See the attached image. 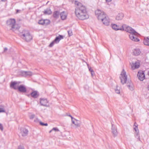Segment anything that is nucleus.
I'll use <instances>...</instances> for the list:
<instances>
[{
    "instance_id": "f257e3e1",
    "label": "nucleus",
    "mask_w": 149,
    "mask_h": 149,
    "mask_svg": "<svg viewBox=\"0 0 149 149\" xmlns=\"http://www.w3.org/2000/svg\"><path fill=\"white\" fill-rule=\"evenodd\" d=\"M75 4L76 5L75 11L76 16L81 20L88 18L89 16L87 13L85 6L76 1L75 2Z\"/></svg>"
},
{
    "instance_id": "f03ea898",
    "label": "nucleus",
    "mask_w": 149,
    "mask_h": 149,
    "mask_svg": "<svg viewBox=\"0 0 149 149\" xmlns=\"http://www.w3.org/2000/svg\"><path fill=\"white\" fill-rule=\"evenodd\" d=\"M95 12L98 19L101 21L103 24L106 26H108L109 25L110 19L109 17L104 14L103 12L97 9L95 11Z\"/></svg>"
},
{
    "instance_id": "7ed1b4c3",
    "label": "nucleus",
    "mask_w": 149,
    "mask_h": 149,
    "mask_svg": "<svg viewBox=\"0 0 149 149\" xmlns=\"http://www.w3.org/2000/svg\"><path fill=\"white\" fill-rule=\"evenodd\" d=\"M126 31L130 33L129 36L131 40L135 42H138L139 41V39L137 38V37L139 35V34L132 28L130 26H127L126 28Z\"/></svg>"
},
{
    "instance_id": "20e7f679",
    "label": "nucleus",
    "mask_w": 149,
    "mask_h": 149,
    "mask_svg": "<svg viewBox=\"0 0 149 149\" xmlns=\"http://www.w3.org/2000/svg\"><path fill=\"white\" fill-rule=\"evenodd\" d=\"M20 83L19 82L12 81L10 83V86L14 90H18V91L21 93H26L27 89L26 86L22 85L18 86Z\"/></svg>"
},
{
    "instance_id": "39448f33",
    "label": "nucleus",
    "mask_w": 149,
    "mask_h": 149,
    "mask_svg": "<svg viewBox=\"0 0 149 149\" xmlns=\"http://www.w3.org/2000/svg\"><path fill=\"white\" fill-rule=\"evenodd\" d=\"M15 22V20L14 19H9L6 22L7 25L10 28V30L13 31L18 29L20 28L19 25L16 24Z\"/></svg>"
},
{
    "instance_id": "423d86ee",
    "label": "nucleus",
    "mask_w": 149,
    "mask_h": 149,
    "mask_svg": "<svg viewBox=\"0 0 149 149\" xmlns=\"http://www.w3.org/2000/svg\"><path fill=\"white\" fill-rule=\"evenodd\" d=\"M20 36L22 38L27 42L30 41L32 38V36L30 35L29 31L26 30L23 31Z\"/></svg>"
},
{
    "instance_id": "0eeeda50",
    "label": "nucleus",
    "mask_w": 149,
    "mask_h": 149,
    "mask_svg": "<svg viewBox=\"0 0 149 149\" xmlns=\"http://www.w3.org/2000/svg\"><path fill=\"white\" fill-rule=\"evenodd\" d=\"M121 83L122 84H124L126 83L127 80V76L126 74V72L124 69H123L120 76Z\"/></svg>"
},
{
    "instance_id": "6e6552de",
    "label": "nucleus",
    "mask_w": 149,
    "mask_h": 149,
    "mask_svg": "<svg viewBox=\"0 0 149 149\" xmlns=\"http://www.w3.org/2000/svg\"><path fill=\"white\" fill-rule=\"evenodd\" d=\"M63 38V36L61 35H59L58 36L56 37L55 39L49 45L50 47H52L54 44L58 43Z\"/></svg>"
},
{
    "instance_id": "1a4fd4ad",
    "label": "nucleus",
    "mask_w": 149,
    "mask_h": 149,
    "mask_svg": "<svg viewBox=\"0 0 149 149\" xmlns=\"http://www.w3.org/2000/svg\"><path fill=\"white\" fill-rule=\"evenodd\" d=\"M111 132L112 135L114 137H116L118 134V132L117 130L116 126L112 124Z\"/></svg>"
},
{
    "instance_id": "9d476101",
    "label": "nucleus",
    "mask_w": 149,
    "mask_h": 149,
    "mask_svg": "<svg viewBox=\"0 0 149 149\" xmlns=\"http://www.w3.org/2000/svg\"><path fill=\"white\" fill-rule=\"evenodd\" d=\"M137 76L139 80L143 81L145 78V75L144 72L140 70L138 72Z\"/></svg>"
},
{
    "instance_id": "9b49d317",
    "label": "nucleus",
    "mask_w": 149,
    "mask_h": 149,
    "mask_svg": "<svg viewBox=\"0 0 149 149\" xmlns=\"http://www.w3.org/2000/svg\"><path fill=\"white\" fill-rule=\"evenodd\" d=\"M29 131L28 130L24 128H22L20 129V134L23 137L26 136L27 135Z\"/></svg>"
},
{
    "instance_id": "f8f14e48",
    "label": "nucleus",
    "mask_w": 149,
    "mask_h": 149,
    "mask_svg": "<svg viewBox=\"0 0 149 149\" xmlns=\"http://www.w3.org/2000/svg\"><path fill=\"white\" fill-rule=\"evenodd\" d=\"M21 74L23 76H31L32 75V72L30 71H21L20 72Z\"/></svg>"
},
{
    "instance_id": "ddd939ff",
    "label": "nucleus",
    "mask_w": 149,
    "mask_h": 149,
    "mask_svg": "<svg viewBox=\"0 0 149 149\" xmlns=\"http://www.w3.org/2000/svg\"><path fill=\"white\" fill-rule=\"evenodd\" d=\"M139 63L138 62H136L134 63H132L131 65V67L132 70H134L135 69L138 68L140 66Z\"/></svg>"
},
{
    "instance_id": "4468645a",
    "label": "nucleus",
    "mask_w": 149,
    "mask_h": 149,
    "mask_svg": "<svg viewBox=\"0 0 149 149\" xmlns=\"http://www.w3.org/2000/svg\"><path fill=\"white\" fill-rule=\"evenodd\" d=\"M60 15L61 19L63 20H64L65 19L67 18V13L66 12L63 11L60 13Z\"/></svg>"
},
{
    "instance_id": "2eb2a0df",
    "label": "nucleus",
    "mask_w": 149,
    "mask_h": 149,
    "mask_svg": "<svg viewBox=\"0 0 149 149\" xmlns=\"http://www.w3.org/2000/svg\"><path fill=\"white\" fill-rule=\"evenodd\" d=\"M30 95L32 97L35 98H37L39 96V93L37 91H33L31 93Z\"/></svg>"
},
{
    "instance_id": "dca6fc26",
    "label": "nucleus",
    "mask_w": 149,
    "mask_h": 149,
    "mask_svg": "<svg viewBox=\"0 0 149 149\" xmlns=\"http://www.w3.org/2000/svg\"><path fill=\"white\" fill-rule=\"evenodd\" d=\"M47 101L46 99H40V103L41 105L46 107L47 106Z\"/></svg>"
},
{
    "instance_id": "f3484780",
    "label": "nucleus",
    "mask_w": 149,
    "mask_h": 149,
    "mask_svg": "<svg viewBox=\"0 0 149 149\" xmlns=\"http://www.w3.org/2000/svg\"><path fill=\"white\" fill-rule=\"evenodd\" d=\"M111 27L112 29L116 31L118 30H123V27L122 26V28H119L118 26L116 24H112Z\"/></svg>"
},
{
    "instance_id": "a211bd4d",
    "label": "nucleus",
    "mask_w": 149,
    "mask_h": 149,
    "mask_svg": "<svg viewBox=\"0 0 149 149\" xmlns=\"http://www.w3.org/2000/svg\"><path fill=\"white\" fill-rule=\"evenodd\" d=\"M124 17V15L123 13H118L116 16V19L117 20H119L122 19Z\"/></svg>"
},
{
    "instance_id": "6ab92c4d",
    "label": "nucleus",
    "mask_w": 149,
    "mask_h": 149,
    "mask_svg": "<svg viewBox=\"0 0 149 149\" xmlns=\"http://www.w3.org/2000/svg\"><path fill=\"white\" fill-rule=\"evenodd\" d=\"M60 14L59 11H56L53 13V16L54 17L57 18L58 17Z\"/></svg>"
},
{
    "instance_id": "aec40b11",
    "label": "nucleus",
    "mask_w": 149,
    "mask_h": 149,
    "mask_svg": "<svg viewBox=\"0 0 149 149\" xmlns=\"http://www.w3.org/2000/svg\"><path fill=\"white\" fill-rule=\"evenodd\" d=\"M45 15H50L52 14V12L50 8H47L43 12Z\"/></svg>"
},
{
    "instance_id": "412c9836",
    "label": "nucleus",
    "mask_w": 149,
    "mask_h": 149,
    "mask_svg": "<svg viewBox=\"0 0 149 149\" xmlns=\"http://www.w3.org/2000/svg\"><path fill=\"white\" fill-rule=\"evenodd\" d=\"M140 53L141 51L139 49H135L133 52V54L135 56H138Z\"/></svg>"
},
{
    "instance_id": "4be33fe9",
    "label": "nucleus",
    "mask_w": 149,
    "mask_h": 149,
    "mask_svg": "<svg viewBox=\"0 0 149 149\" xmlns=\"http://www.w3.org/2000/svg\"><path fill=\"white\" fill-rule=\"evenodd\" d=\"M143 42L145 45L149 46V37H147L146 39H145Z\"/></svg>"
},
{
    "instance_id": "5701e85b",
    "label": "nucleus",
    "mask_w": 149,
    "mask_h": 149,
    "mask_svg": "<svg viewBox=\"0 0 149 149\" xmlns=\"http://www.w3.org/2000/svg\"><path fill=\"white\" fill-rule=\"evenodd\" d=\"M45 22H48V20L47 19H41L39 20L38 22V24H40L43 25L44 24Z\"/></svg>"
},
{
    "instance_id": "b1692460",
    "label": "nucleus",
    "mask_w": 149,
    "mask_h": 149,
    "mask_svg": "<svg viewBox=\"0 0 149 149\" xmlns=\"http://www.w3.org/2000/svg\"><path fill=\"white\" fill-rule=\"evenodd\" d=\"M81 125V123L80 121L77 120H76L75 125L76 127H80Z\"/></svg>"
},
{
    "instance_id": "393cba45",
    "label": "nucleus",
    "mask_w": 149,
    "mask_h": 149,
    "mask_svg": "<svg viewBox=\"0 0 149 149\" xmlns=\"http://www.w3.org/2000/svg\"><path fill=\"white\" fill-rule=\"evenodd\" d=\"M4 107V106L3 105H1L0 106V113L5 112V110Z\"/></svg>"
},
{
    "instance_id": "a878e982",
    "label": "nucleus",
    "mask_w": 149,
    "mask_h": 149,
    "mask_svg": "<svg viewBox=\"0 0 149 149\" xmlns=\"http://www.w3.org/2000/svg\"><path fill=\"white\" fill-rule=\"evenodd\" d=\"M53 131H54L55 132L59 131V130L57 127H54L52 130L49 131V133H51Z\"/></svg>"
},
{
    "instance_id": "bb28decb",
    "label": "nucleus",
    "mask_w": 149,
    "mask_h": 149,
    "mask_svg": "<svg viewBox=\"0 0 149 149\" xmlns=\"http://www.w3.org/2000/svg\"><path fill=\"white\" fill-rule=\"evenodd\" d=\"M127 86L129 88L131 91H132L133 90V86L132 84H130L129 85H127Z\"/></svg>"
},
{
    "instance_id": "cd10ccee",
    "label": "nucleus",
    "mask_w": 149,
    "mask_h": 149,
    "mask_svg": "<svg viewBox=\"0 0 149 149\" xmlns=\"http://www.w3.org/2000/svg\"><path fill=\"white\" fill-rule=\"evenodd\" d=\"M135 136L136 138H137L139 141H140V137L139 136L138 134V132H136V134L135 135Z\"/></svg>"
},
{
    "instance_id": "c85d7f7f",
    "label": "nucleus",
    "mask_w": 149,
    "mask_h": 149,
    "mask_svg": "<svg viewBox=\"0 0 149 149\" xmlns=\"http://www.w3.org/2000/svg\"><path fill=\"white\" fill-rule=\"evenodd\" d=\"M68 34L69 36H71L73 34L72 31L71 30H69L68 31Z\"/></svg>"
},
{
    "instance_id": "c756f323",
    "label": "nucleus",
    "mask_w": 149,
    "mask_h": 149,
    "mask_svg": "<svg viewBox=\"0 0 149 149\" xmlns=\"http://www.w3.org/2000/svg\"><path fill=\"white\" fill-rule=\"evenodd\" d=\"M35 116V115L34 114H32L29 116V117L30 119H32L34 118Z\"/></svg>"
},
{
    "instance_id": "7c9ffc66",
    "label": "nucleus",
    "mask_w": 149,
    "mask_h": 149,
    "mask_svg": "<svg viewBox=\"0 0 149 149\" xmlns=\"http://www.w3.org/2000/svg\"><path fill=\"white\" fill-rule=\"evenodd\" d=\"M17 149H24V148L23 146L19 145L18 146Z\"/></svg>"
},
{
    "instance_id": "2f4dec72",
    "label": "nucleus",
    "mask_w": 149,
    "mask_h": 149,
    "mask_svg": "<svg viewBox=\"0 0 149 149\" xmlns=\"http://www.w3.org/2000/svg\"><path fill=\"white\" fill-rule=\"evenodd\" d=\"M40 123L41 125H42V126H47L48 125V124L47 123H42V122H40Z\"/></svg>"
},
{
    "instance_id": "473e14b6",
    "label": "nucleus",
    "mask_w": 149,
    "mask_h": 149,
    "mask_svg": "<svg viewBox=\"0 0 149 149\" xmlns=\"http://www.w3.org/2000/svg\"><path fill=\"white\" fill-rule=\"evenodd\" d=\"M134 129V130H135L136 132H138V128L137 127V126H136V127H135Z\"/></svg>"
},
{
    "instance_id": "72a5a7b5",
    "label": "nucleus",
    "mask_w": 149,
    "mask_h": 149,
    "mask_svg": "<svg viewBox=\"0 0 149 149\" xmlns=\"http://www.w3.org/2000/svg\"><path fill=\"white\" fill-rule=\"evenodd\" d=\"M0 129L1 130H3V127L2 124H0Z\"/></svg>"
},
{
    "instance_id": "f704fd0d",
    "label": "nucleus",
    "mask_w": 149,
    "mask_h": 149,
    "mask_svg": "<svg viewBox=\"0 0 149 149\" xmlns=\"http://www.w3.org/2000/svg\"><path fill=\"white\" fill-rule=\"evenodd\" d=\"M117 94H119L120 93V91L119 90H118L117 89L115 90Z\"/></svg>"
},
{
    "instance_id": "c9c22d12",
    "label": "nucleus",
    "mask_w": 149,
    "mask_h": 149,
    "mask_svg": "<svg viewBox=\"0 0 149 149\" xmlns=\"http://www.w3.org/2000/svg\"><path fill=\"white\" fill-rule=\"evenodd\" d=\"M91 75L92 76H93L95 74V72L93 70H91Z\"/></svg>"
},
{
    "instance_id": "e433bc0d",
    "label": "nucleus",
    "mask_w": 149,
    "mask_h": 149,
    "mask_svg": "<svg viewBox=\"0 0 149 149\" xmlns=\"http://www.w3.org/2000/svg\"><path fill=\"white\" fill-rule=\"evenodd\" d=\"M45 22V23L44 24L45 25H47L49 23V21L48 20V22Z\"/></svg>"
},
{
    "instance_id": "4c0bfd02",
    "label": "nucleus",
    "mask_w": 149,
    "mask_h": 149,
    "mask_svg": "<svg viewBox=\"0 0 149 149\" xmlns=\"http://www.w3.org/2000/svg\"><path fill=\"white\" fill-rule=\"evenodd\" d=\"M88 69L89 71H90L91 72V70H93L92 69L91 67H88Z\"/></svg>"
},
{
    "instance_id": "58836bf2",
    "label": "nucleus",
    "mask_w": 149,
    "mask_h": 149,
    "mask_svg": "<svg viewBox=\"0 0 149 149\" xmlns=\"http://www.w3.org/2000/svg\"><path fill=\"white\" fill-rule=\"evenodd\" d=\"M21 10H17L16 11V13H18L19 11H20Z\"/></svg>"
},
{
    "instance_id": "ea45409f",
    "label": "nucleus",
    "mask_w": 149,
    "mask_h": 149,
    "mask_svg": "<svg viewBox=\"0 0 149 149\" xmlns=\"http://www.w3.org/2000/svg\"><path fill=\"white\" fill-rule=\"evenodd\" d=\"M72 123L74 124L75 125V122L74 121V120H73V119H72Z\"/></svg>"
},
{
    "instance_id": "a19ab883",
    "label": "nucleus",
    "mask_w": 149,
    "mask_h": 149,
    "mask_svg": "<svg viewBox=\"0 0 149 149\" xmlns=\"http://www.w3.org/2000/svg\"><path fill=\"white\" fill-rule=\"evenodd\" d=\"M8 50V49L7 48L5 47L4 48V52H6V51H7Z\"/></svg>"
},
{
    "instance_id": "79ce46f5",
    "label": "nucleus",
    "mask_w": 149,
    "mask_h": 149,
    "mask_svg": "<svg viewBox=\"0 0 149 149\" xmlns=\"http://www.w3.org/2000/svg\"><path fill=\"white\" fill-rule=\"evenodd\" d=\"M134 126H135V127L136 126H137V127L138 125L136 123H135L134 124Z\"/></svg>"
},
{
    "instance_id": "37998d69",
    "label": "nucleus",
    "mask_w": 149,
    "mask_h": 149,
    "mask_svg": "<svg viewBox=\"0 0 149 149\" xmlns=\"http://www.w3.org/2000/svg\"><path fill=\"white\" fill-rule=\"evenodd\" d=\"M112 0H106L107 2H110Z\"/></svg>"
},
{
    "instance_id": "c03bdc74",
    "label": "nucleus",
    "mask_w": 149,
    "mask_h": 149,
    "mask_svg": "<svg viewBox=\"0 0 149 149\" xmlns=\"http://www.w3.org/2000/svg\"><path fill=\"white\" fill-rule=\"evenodd\" d=\"M7 0H1V1L2 2H5Z\"/></svg>"
},
{
    "instance_id": "a18cd8bd",
    "label": "nucleus",
    "mask_w": 149,
    "mask_h": 149,
    "mask_svg": "<svg viewBox=\"0 0 149 149\" xmlns=\"http://www.w3.org/2000/svg\"><path fill=\"white\" fill-rule=\"evenodd\" d=\"M72 119H73V118L72 117V116L70 115H68Z\"/></svg>"
},
{
    "instance_id": "49530a36",
    "label": "nucleus",
    "mask_w": 149,
    "mask_h": 149,
    "mask_svg": "<svg viewBox=\"0 0 149 149\" xmlns=\"http://www.w3.org/2000/svg\"><path fill=\"white\" fill-rule=\"evenodd\" d=\"M147 89L148 90H149V85H148V86Z\"/></svg>"
},
{
    "instance_id": "de8ad7c7",
    "label": "nucleus",
    "mask_w": 149,
    "mask_h": 149,
    "mask_svg": "<svg viewBox=\"0 0 149 149\" xmlns=\"http://www.w3.org/2000/svg\"><path fill=\"white\" fill-rule=\"evenodd\" d=\"M148 74L149 76V70L148 71Z\"/></svg>"
}]
</instances>
